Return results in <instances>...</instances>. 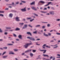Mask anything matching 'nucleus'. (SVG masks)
<instances>
[{"label": "nucleus", "instance_id": "1", "mask_svg": "<svg viewBox=\"0 0 60 60\" xmlns=\"http://www.w3.org/2000/svg\"><path fill=\"white\" fill-rule=\"evenodd\" d=\"M32 44H32V42H31V43H28L25 44V45L23 46V47H24L25 49H27V47H28L29 45H30Z\"/></svg>", "mask_w": 60, "mask_h": 60}, {"label": "nucleus", "instance_id": "2", "mask_svg": "<svg viewBox=\"0 0 60 60\" xmlns=\"http://www.w3.org/2000/svg\"><path fill=\"white\" fill-rule=\"evenodd\" d=\"M27 39H29L30 40H32V41H35V38L33 37H27Z\"/></svg>", "mask_w": 60, "mask_h": 60}, {"label": "nucleus", "instance_id": "3", "mask_svg": "<svg viewBox=\"0 0 60 60\" xmlns=\"http://www.w3.org/2000/svg\"><path fill=\"white\" fill-rule=\"evenodd\" d=\"M49 13L51 15H54L55 14L54 11H50L49 12Z\"/></svg>", "mask_w": 60, "mask_h": 60}, {"label": "nucleus", "instance_id": "4", "mask_svg": "<svg viewBox=\"0 0 60 60\" xmlns=\"http://www.w3.org/2000/svg\"><path fill=\"white\" fill-rule=\"evenodd\" d=\"M15 19L16 21H19L20 20L19 19V17L17 16L15 18Z\"/></svg>", "mask_w": 60, "mask_h": 60}, {"label": "nucleus", "instance_id": "5", "mask_svg": "<svg viewBox=\"0 0 60 60\" xmlns=\"http://www.w3.org/2000/svg\"><path fill=\"white\" fill-rule=\"evenodd\" d=\"M21 11L23 12H24V11H26V8L25 7L24 8L21 9Z\"/></svg>", "mask_w": 60, "mask_h": 60}, {"label": "nucleus", "instance_id": "6", "mask_svg": "<svg viewBox=\"0 0 60 60\" xmlns=\"http://www.w3.org/2000/svg\"><path fill=\"white\" fill-rule=\"evenodd\" d=\"M40 51H41L42 52V51H44L43 53V54H45L46 52V51H47V50H40Z\"/></svg>", "mask_w": 60, "mask_h": 60}, {"label": "nucleus", "instance_id": "7", "mask_svg": "<svg viewBox=\"0 0 60 60\" xmlns=\"http://www.w3.org/2000/svg\"><path fill=\"white\" fill-rule=\"evenodd\" d=\"M41 3H42V4H44L45 3V2L43 1H40L39 2L38 4L40 5V4H41Z\"/></svg>", "mask_w": 60, "mask_h": 60}, {"label": "nucleus", "instance_id": "8", "mask_svg": "<svg viewBox=\"0 0 60 60\" xmlns=\"http://www.w3.org/2000/svg\"><path fill=\"white\" fill-rule=\"evenodd\" d=\"M13 16V14L12 13H10L9 15V17L10 18H12Z\"/></svg>", "mask_w": 60, "mask_h": 60}, {"label": "nucleus", "instance_id": "9", "mask_svg": "<svg viewBox=\"0 0 60 60\" xmlns=\"http://www.w3.org/2000/svg\"><path fill=\"white\" fill-rule=\"evenodd\" d=\"M27 25L25 24L24 25V26L22 28V29H25L27 28Z\"/></svg>", "mask_w": 60, "mask_h": 60}, {"label": "nucleus", "instance_id": "10", "mask_svg": "<svg viewBox=\"0 0 60 60\" xmlns=\"http://www.w3.org/2000/svg\"><path fill=\"white\" fill-rule=\"evenodd\" d=\"M9 54L11 55L12 54V55H14V53L12 51H10L9 52Z\"/></svg>", "mask_w": 60, "mask_h": 60}, {"label": "nucleus", "instance_id": "11", "mask_svg": "<svg viewBox=\"0 0 60 60\" xmlns=\"http://www.w3.org/2000/svg\"><path fill=\"white\" fill-rule=\"evenodd\" d=\"M32 9H33V10H34V11H37V9H36V8L35 7H31Z\"/></svg>", "mask_w": 60, "mask_h": 60}, {"label": "nucleus", "instance_id": "12", "mask_svg": "<svg viewBox=\"0 0 60 60\" xmlns=\"http://www.w3.org/2000/svg\"><path fill=\"white\" fill-rule=\"evenodd\" d=\"M19 39H22V35H19L18 36Z\"/></svg>", "mask_w": 60, "mask_h": 60}, {"label": "nucleus", "instance_id": "13", "mask_svg": "<svg viewBox=\"0 0 60 60\" xmlns=\"http://www.w3.org/2000/svg\"><path fill=\"white\" fill-rule=\"evenodd\" d=\"M26 34H30V36H32V34L30 32H28L26 33Z\"/></svg>", "mask_w": 60, "mask_h": 60}, {"label": "nucleus", "instance_id": "14", "mask_svg": "<svg viewBox=\"0 0 60 60\" xmlns=\"http://www.w3.org/2000/svg\"><path fill=\"white\" fill-rule=\"evenodd\" d=\"M35 4V2L34 1L30 4V5H34Z\"/></svg>", "mask_w": 60, "mask_h": 60}, {"label": "nucleus", "instance_id": "15", "mask_svg": "<svg viewBox=\"0 0 60 60\" xmlns=\"http://www.w3.org/2000/svg\"><path fill=\"white\" fill-rule=\"evenodd\" d=\"M44 36H47V37L49 36L48 35L46 34L45 33H44Z\"/></svg>", "mask_w": 60, "mask_h": 60}, {"label": "nucleus", "instance_id": "16", "mask_svg": "<svg viewBox=\"0 0 60 60\" xmlns=\"http://www.w3.org/2000/svg\"><path fill=\"white\" fill-rule=\"evenodd\" d=\"M43 56H44V57L46 56L47 57H49V56L46 54H43Z\"/></svg>", "mask_w": 60, "mask_h": 60}, {"label": "nucleus", "instance_id": "17", "mask_svg": "<svg viewBox=\"0 0 60 60\" xmlns=\"http://www.w3.org/2000/svg\"><path fill=\"white\" fill-rule=\"evenodd\" d=\"M15 31H19L20 30V29L18 28H17L15 29Z\"/></svg>", "mask_w": 60, "mask_h": 60}, {"label": "nucleus", "instance_id": "18", "mask_svg": "<svg viewBox=\"0 0 60 60\" xmlns=\"http://www.w3.org/2000/svg\"><path fill=\"white\" fill-rule=\"evenodd\" d=\"M8 57V56H4L2 57L3 58H7Z\"/></svg>", "mask_w": 60, "mask_h": 60}, {"label": "nucleus", "instance_id": "19", "mask_svg": "<svg viewBox=\"0 0 60 60\" xmlns=\"http://www.w3.org/2000/svg\"><path fill=\"white\" fill-rule=\"evenodd\" d=\"M8 45H9V46H13V44H8Z\"/></svg>", "mask_w": 60, "mask_h": 60}, {"label": "nucleus", "instance_id": "20", "mask_svg": "<svg viewBox=\"0 0 60 60\" xmlns=\"http://www.w3.org/2000/svg\"><path fill=\"white\" fill-rule=\"evenodd\" d=\"M34 55L32 53H30V56L31 57H33Z\"/></svg>", "mask_w": 60, "mask_h": 60}, {"label": "nucleus", "instance_id": "21", "mask_svg": "<svg viewBox=\"0 0 60 60\" xmlns=\"http://www.w3.org/2000/svg\"><path fill=\"white\" fill-rule=\"evenodd\" d=\"M41 25H37L35 26L36 27H40Z\"/></svg>", "mask_w": 60, "mask_h": 60}, {"label": "nucleus", "instance_id": "22", "mask_svg": "<svg viewBox=\"0 0 60 60\" xmlns=\"http://www.w3.org/2000/svg\"><path fill=\"white\" fill-rule=\"evenodd\" d=\"M3 48L4 49H8V47H3Z\"/></svg>", "mask_w": 60, "mask_h": 60}, {"label": "nucleus", "instance_id": "23", "mask_svg": "<svg viewBox=\"0 0 60 60\" xmlns=\"http://www.w3.org/2000/svg\"><path fill=\"white\" fill-rule=\"evenodd\" d=\"M34 15H35V16H36V17H38V15L37 14H36L35 13H34Z\"/></svg>", "mask_w": 60, "mask_h": 60}, {"label": "nucleus", "instance_id": "24", "mask_svg": "<svg viewBox=\"0 0 60 60\" xmlns=\"http://www.w3.org/2000/svg\"><path fill=\"white\" fill-rule=\"evenodd\" d=\"M6 29H11V27H6Z\"/></svg>", "mask_w": 60, "mask_h": 60}, {"label": "nucleus", "instance_id": "25", "mask_svg": "<svg viewBox=\"0 0 60 60\" xmlns=\"http://www.w3.org/2000/svg\"><path fill=\"white\" fill-rule=\"evenodd\" d=\"M19 25H21V26H23V25H24V23H19Z\"/></svg>", "mask_w": 60, "mask_h": 60}, {"label": "nucleus", "instance_id": "26", "mask_svg": "<svg viewBox=\"0 0 60 60\" xmlns=\"http://www.w3.org/2000/svg\"><path fill=\"white\" fill-rule=\"evenodd\" d=\"M51 9L52 10H55V9L54 7H51Z\"/></svg>", "mask_w": 60, "mask_h": 60}, {"label": "nucleus", "instance_id": "27", "mask_svg": "<svg viewBox=\"0 0 60 60\" xmlns=\"http://www.w3.org/2000/svg\"><path fill=\"white\" fill-rule=\"evenodd\" d=\"M47 27H50V24H48L47 25Z\"/></svg>", "mask_w": 60, "mask_h": 60}, {"label": "nucleus", "instance_id": "28", "mask_svg": "<svg viewBox=\"0 0 60 60\" xmlns=\"http://www.w3.org/2000/svg\"><path fill=\"white\" fill-rule=\"evenodd\" d=\"M27 50L28 51V52H31L32 51V49H29L28 50Z\"/></svg>", "mask_w": 60, "mask_h": 60}, {"label": "nucleus", "instance_id": "29", "mask_svg": "<svg viewBox=\"0 0 60 60\" xmlns=\"http://www.w3.org/2000/svg\"><path fill=\"white\" fill-rule=\"evenodd\" d=\"M41 12H42V13H47V12L46 11H41Z\"/></svg>", "mask_w": 60, "mask_h": 60}, {"label": "nucleus", "instance_id": "30", "mask_svg": "<svg viewBox=\"0 0 60 60\" xmlns=\"http://www.w3.org/2000/svg\"><path fill=\"white\" fill-rule=\"evenodd\" d=\"M34 20V19H32L30 20V22H32V21H33Z\"/></svg>", "mask_w": 60, "mask_h": 60}, {"label": "nucleus", "instance_id": "31", "mask_svg": "<svg viewBox=\"0 0 60 60\" xmlns=\"http://www.w3.org/2000/svg\"><path fill=\"white\" fill-rule=\"evenodd\" d=\"M51 3H52V2H48V4H47L48 5H49V4H51Z\"/></svg>", "mask_w": 60, "mask_h": 60}, {"label": "nucleus", "instance_id": "32", "mask_svg": "<svg viewBox=\"0 0 60 60\" xmlns=\"http://www.w3.org/2000/svg\"><path fill=\"white\" fill-rule=\"evenodd\" d=\"M6 52H4L2 54V56H3V55H4V54H6Z\"/></svg>", "mask_w": 60, "mask_h": 60}, {"label": "nucleus", "instance_id": "33", "mask_svg": "<svg viewBox=\"0 0 60 60\" xmlns=\"http://www.w3.org/2000/svg\"><path fill=\"white\" fill-rule=\"evenodd\" d=\"M32 19V18L30 17V18H27V19Z\"/></svg>", "mask_w": 60, "mask_h": 60}, {"label": "nucleus", "instance_id": "34", "mask_svg": "<svg viewBox=\"0 0 60 60\" xmlns=\"http://www.w3.org/2000/svg\"><path fill=\"white\" fill-rule=\"evenodd\" d=\"M45 28V26H42V28L43 29H44Z\"/></svg>", "mask_w": 60, "mask_h": 60}, {"label": "nucleus", "instance_id": "35", "mask_svg": "<svg viewBox=\"0 0 60 60\" xmlns=\"http://www.w3.org/2000/svg\"><path fill=\"white\" fill-rule=\"evenodd\" d=\"M56 21H60V19H56Z\"/></svg>", "mask_w": 60, "mask_h": 60}, {"label": "nucleus", "instance_id": "36", "mask_svg": "<svg viewBox=\"0 0 60 60\" xmlns=\"http://www.w3.org/2000/svg\"><path fill=\"white\" fill-rule=\"evenodd\" d=\"M36 44L37 45H38V46H39V45H40V44H38V42H36Z\"/></svg>", "mask_w": 60, "mask_h": 60}, {"label": "nucleus", "instance_id": "37", "mask_svg": "<svg viewBox=\"0 0 60 60\" xmlns=\"http://www.w3.org/2000/svg\"><path fill=\"white\" fill-rule=\"evenodd\" d=\"M28 26H29V27H30L32 28L33 26H31V25L30 24H29L28 25Z\"/></svg>", "mask_w": 60, "mask_h": 60}, {"label": "nucleus", "instance_id": "38", "mask_svg": "<svg viewBox=\"0 0 60 60\" xmlns=\"http://www.w3.org/2000/svg\"><path fill=\"white\" fill-rule=\"evenodd\" d=\"M58 46H56L55 47H53V49H56V48H57V47H58Z\"/></svg>", "mask_w": 60, "mask_h": 60}, {"label": "nucleus", "instance_id": "39", "mask_svg": "<svg viewBox=\"0 0 60 60\" xmlns=\"http://www.w3.org/2000/svg\"><path fill=\"white\" fill-rule=\"evenodd\" d=\"M19 1H18L17 2L15 3V4H19Z\"/></svg>", "mask_w": 60, "mask_h": 60}, {"label": "nucleus", "instance_id": "40", "mask_svg": "<svg viewBox=\"0 0 60 60\" xmlns=\"http://www.w3.org/2000/svg\"><path fill=\"white\" fill-rule=\"evenodd\" d=\"M21 2L22 3H26V1H21Z\"/></svg>", "mask_w": 60, "mask_h": 60}, {"label": "nucleus", "instance_id": "41", "mask_svg": "<svg viewBox=\"0 0 60 60\" xmlns=\"http://www.w3.org/2000/svg\"><path fill=\"white\" fill-rule=\"evenodd\" d=\"M32 51L33 52H35L36 51V50H33Z\"/></svg>", "mask_w": 60, "mask_h": 60}, {"label": "nucleus", "instance_id": "42", "mask_svg": "<svg viewBox=\"0 0 60 60\" xmlns=\"http://www.w3.org/2000/svg\"><path fill=\"white\" fill-rule=\"evenodd\" d=\"M3 32V31L2 30V29H1L0 28V33H2Z\"/></svg>", "mask_w": 60, "mask_h": 60}, {"label": "nucleus", "instance_id": "43", "mask_svg": "<svg viewBox=\"0 0 60 60\" xmlns=\"http://www.w3.org/2000/svg\"><path fill=\"white\" fill-rule=\"evenodd\" d=\"M50 42H54V41L53 40H51L50 41Z\"/></svg>", "mask_w": 60, "mask_h": 60}, {"label": "nucleus", "instance_id": "44", "mask_svg": "<svg viewBox=\"0 0 60 60\" xmlns=\"http://www.w3.org/2000/svg\"><path fill=\"white\" fill-rule=\"evenodd\" d=\"M57 45H57V44H56L55 45H51V46H52V47H53V46H57Z\"/></svg>", "mask_w": 60, "mask_h": 60}, {"label": "nucleus", "instance_id": "45", "mask_svg": "<svg viewBox=\"0 0 60 60\" xmlns=\"http://www.w3.org/2000/svg\"><path fill=\"white\" fill-rule=\"evenodd\" d=\"M13 35L15 37H17V35L15 34H13Z\"/></svg>", "mask_w": 60, "mask_h": 60}, {"label": "nucleus", "instance_id": "46", "mask_svg": "<svg viewBox=\"0 0 60 60\" xmlns=\"http://www.w3.org/2000/svg\"><path fill=\"white\" fill-rule=\"evenodd\" d=\"M0 16H2V17H4V15H3V14H0Z\"/></svg>", "mask_w": 60, "mask_h": 60}, {"label": "nucleus", "instance_id": "47", "mask_svg": "<svg viewBox=\"0 0 60 60\" xmlns=\"http://www.w3.org/2000/svg\"><path fill=\"white\" fill-rule=\"evenodd\" d=\"M14 51H18V50L17 49H14Z\"/></svg>", "mask_w": 60, "mask_h": 60}, {"label": "nucleus", "instance_id": "48", "mask_svg": "<svg viewBox=\"0 0 60 60\" xmlns=\"http://www.w3.org/2000/svg\"><path fill=\"white\" fill-rule=\"evenodd\" d=\"M46 45V44H45L43 45V47H45H45H46V46H47Z\"/></svg>", "mask_w": 60, "mask_h": 60}, {"label": "nucleus", "instance_id": "49", "mask_svg": "<svg viewBox=\"0 0 60 60\" xmlns=\"http://www.w3.org/2000/svg\"><path fill=\"white\" fill-rule=\"evenodd\" d=\"M55 59H56V58L55 57H54L53 58L52 60H55Z\"/></svg>", "mask_w": 60, "mask_h": 60}, {"label": "nucleus", "instance_id": "50", "mask_svg": "<svg viewBox=\"0 0 60 60\" xmlns=\"http://www.w3.org/2000/svg\"><path fill=\"white\" fill-rule=\"evenodd\" d=\"M46 47L48 48H50V46H48V45H47V46H46Z\"/></svg>", "mask_w": 60, "mask_h": 60}, {"label": "nucleus", "instance_id": "51", "mask_svg": "<svg viewBox=\"0 0 60 60\" xmlns=\"http://www.w3.org/2000/svg\"><path fill=\"white\" fill-rule=\"evenodd\" d=\"M4 34H5V35H7V34H8V33L7 32H5L4 33Z\"/></svg>", "mask_w": 60, "mask_h": 60}, {"label": "nucleus", "instance_id": "52", "mask_svg": "<svg viewBox=\"0 0 60 60\" xmlns=\"http://www.w3.org/2000/svg\"><path fill=\"white\" fill-rule=\"evenodd\" d=\"M57 56H60V54H57Z\"/></svg>", "mask_w": 60, "mask_h": 60}, {"label": "nucleus", "instance_id": "53", "mask_svg": "<svg viewBox=\"0 0 60 60\" xmlns=\"http://www.w3.org/2000/svg\"><path fill=\"white\" fill-rule=\"evenodd\" d=\"M47 9V8H45L43 9V10H46Z\"/></svg>", "mask_w": 60, "mask_h": 60}, {"label": "nucleus", "instance_id": "54", "mask_svg": "<svg viewBox=\"0 0 60 60\" xmlns=\"http://www.w3.org/2000/svg\"><path fill=\"white\" fill-rule=\"evenodd\" d=\"M53 58V56H51L50 58V59H52V58Z\"/></svg>", "mask_w": 60, "mask_h": 60}, {"label": "nucleus", "instance_id": "55", "mask_svg": "<svg viewBox=\"0 0 60 60\" xmlns=\"http://www.w3.org/2000/svg\"><path fill=\"white\" fill-rule=\"evenodd\" d=\"M34 34H36L37 33V31H35L33 32Z\"/></svg>", "mask_w": 60, "mask_h": 60}, {"label": "nucleus", "instance_id": "56", "mask_svg": "<svg viewBox=\"0 0 60 60\" xmlns=\"http://www.w3.org/2000/svg\"><path fill=\"white\" fill-rule=\"evenodd\" d=\"M46 15H49L50 14L49 13H48L47 14H46Z\"/></svg>", "mask_w": 60, "mask_h": 60}, {"label": "nucleus", "instance_id": "57", "mask_svg": "<svg viewBox=\"0 0 60 60\" xmlns=\"http://www.w3.org/2000/svg\"><path fill=\"white\" fill-rule=\"evenodd\" d=\"M32 17H33V18H35V16H31Z\"/></svg>", "mask_w": 60, "mask_h": 60}, {"label": "nucleus", "instance_id": "58", "mask_svg": "<svg viewBox=\"0 0 60 60\" xmlns=\"http://www.w3.org/2000/svg\"><path fill=\"white\" fill-rule=\"evenodd\" d=\"M49 36H51V33H48Z\"/></svg>", "mask_w": 60, "mask_h": 60}, {"label": "nucleus", "instance_id": "59", "mask_svg": "<svg viewBox=\"0 0 60 60\" xmlns=\"http://www.w3.org/2000/svg\"><path fill=\"white\" fill-rule=\"evenodd\" d=\"M56 34H57L58 35H60V33H56Z\"/></svg>", "mask_w": 60, "mask_h": 60}, {"label": "nucleus", "instance_id": "60", "mask_svg": "<svg viewBox=\"0 0 60 60\" xmlns=\"http://www.w3.org/2000/svg\"><path fill=\"white\" fill-rule=\"evenodd\" d=\"M27 52H28V50L26 51L25 52V53H27Z\"/></svg>", "mask_w": 60, "mask_h": 60}, {"label": "nucleus", "instance_id": "61", "mask_svg": "<svg viewBox=\"0 0 60 60\" xmlns=\"http://www.w3.org/2000/svg\"><path fill=\"white\" fill-rule=\"evenodd\" d=\"M4 12V11H0V13H3Z\"/></svg>", "mask_w": 60, "mask_h": 60}, {"label": "nucleus", "instance_id": "62", "mask_svg": "<svg viewBox=\"0 0 60 60\" xmlns=\"http://www.w3.org/2000/svg\"><path fill=\"white\" fill-rule=\"evenodd\" d=\"M42 48L43 49H46L45 47H44V46H42Z\"/></svg>", "mask_w": 60, "mask_h": 60}, {"label": "nucleus", "instance_id": "63", "mask_svg": "<svg viewBox=\"0 0 60 60\" xmlns=\"http://www.w3.org/2000/svg\"><path fill=\"white\" fill-rule=\"evenodd\" d=\"M6 10H9V8H7L5 9Z\"/></svg>", "mask_w": 60, "mask_h": 60}, {"label": "nucleus", "instance_id": "64", "mask_svg": "<svg viewBox=\"0 0 60 60\" xmlns=\"http://www.w3.org/2000/svg\"><path fill=\"white\" fill-rule=\"evenodd\" d=\"M23 21H26V19H23Z\"/></svg>", "mask_w": 60, "mask_h": 60}]
</instances>
